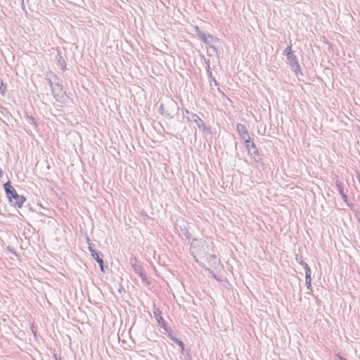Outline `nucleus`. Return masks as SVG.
Wrapping results in <instances>:
<instances>
[{
    "label": "nucleus",
    "instance_id": "obj_10",
    "mask_svg": "<svg viewBox=\"0 0 360 360\" xmlns=\"http://www.w3.org/2000/svg\"><path fill=\"white\" fill-rule=\"evenodd\" d=\"M91 255L99 264H101L102 259L99 257V255L97 252L93 251Z\"/></svg>",
    "mask_w": 360,
    "mask_h": 360
},
{
    "label": "nucleus",
    "instance_id": "obj_9",
    "mask_svg": "<svg viewBox=\"0 0 360 360\" xmlns=\"http://www.w3.org/2000/svg\"><path fill=\"white\" fill-rule=\"evenodd\" d=\"M194 121L195 122L199 128H204V123L200 118L195 117Z\"/></svg>",
    "mask_w": 360,
    "mask_h": 360
},
{
    "label": "nucleus",
    "instance_id": "obj_7",
    "mask_svg": "<svg viewBox=\"0 0 360 360\" xmlns=\"http://www.w3.org/2000/svg\"><path fill=\"white\" fill-rule=\"evenodd\" d=\"M236 129H237V131H238L240 137L244 141L250 138L246 129L244 127V126H243L241 124H238V125H237Z\"/></svg>",
    "mask_w": 360,
    "mask_h": 360
},
{
    "label": "nucleus",
    "instance_id": "obj_11",
    "mask_svg": "<svg viewBox=\"0 0 360 360\" xmlns=\"http://www.w3.org/2000/svg\"><path fill=\"white\" fill-rule=\"evenodd\" d=\"M100 266V268H101V270L102 271H104V268H103V261L101 260V264H99Z\"/></svg>",
    "mask_w": 360,
    "mask_h": 360
},
{
    "label": "nucleus",
    "instance_id": "obj_5",
    "mask_svg": "<svg viewBox=\"0 0 360 360\" xmlns=\"http://www.w3.org/2000/svg\"><path fill=\"white\" fill-rule=\"evenodd\" d=\"M51 95L54 100L58 103H63L67 99V96L63 87L58 84L51 86Z\"/></svg>",
    "mask_w": 360,
    "mask_h": 360
},
{
    "label": "nucleus",
    "instance_id": "obj_8",
    "mask_svg": "<svg viewBox=\"0 0 360 360\" xmlns=\"http://www.w3.org/2000/svg\"><path fill=\"white\" fill-rule=\"evenodd\" d=\"M304 268L306 270L305 273V281L307 288L311 287V270L307 264L304 265Z\"/></svg>",
    "mask_w": 360,
    "mask_h": 360
},
{
    "label": "nucleus",
    "instance_id": "obj_1",
    "mask_svg": "<svg viewBox=\"0 0 360 360\" xmlns=\"http://www.w3.org/2000/svg\"><path fill=\"white\" fill-rule=\"evenodd\" d=\"M191 253L198 263L214 276L221 272L223 266L212 249L202 243L193 245Z\"/></svg>",
    "mask_w": 360,
    "mask_h": 360
},
{
    "label": "nucleus",
    "instance_id": "obj_2",
    "mask_svg": "<svg viewBox=\"0 0 360 360\" xmlns=\"http://www.w3.org/2000/svg\"><path fill=\"white\" fill-rule=\"evenodd\" d=\"M4 188L5 191L6 198L10 205L18 209L22 208L26 201V198L24 195L19 194L9 181L4 184Z\"/></svg>",
    "mask_w": 360,
    "mask_h": 360
},
{
    "label": "nucleus",
    "instance_id": "obj_3",
    "mask_svg": "<svg viewBox=\"0 0 360 360\" xmlns=\"http://www.w3.org/2000/svg\"><path fill=\"white\" fill-rule=\"evenodd\" d=\"M160 114L165 120H171L176 114L177 106L172 100L165 101L160 106Z\"/></svg>",
    "mask_w": 360,
    "mask_h": 360
},
{
    "label": "nucleus",
    "instance_id": "obj_4",
    "mask_svg": "<svg viewBox=\"0 0 360 360\" xmlns=\"http://www.w3.org/2000/svg\"><path fill=\"white\" fill-rule=\"evenodd\" d=\"M284 54L287 58L288 63L289 65L290 66L291 70L295 73V74H302V70L299 65V63L296 58V56L293 54L292 50L290 48H287L285 51Z\"/></svg>",
    "mask_w": 360,
    "mask_h": 360
},
{
    "label": "nucleus",
    "instance_id": "obj_6",
    "mask_svg": "<svg viewBox=\"0 0 360 360\" xmlns=\"http://www.w3.org/2000/svg\"><path fill=\"white\" fill-rule=\"evenodd\" d=\"M245 144V149L248 155L253 160H257L260 158V154L259 150L256 147L255 144L251 140L248 139L244 141Z\"/></svg>",
    "mask_w": 360,
    "mask_h": 360
}]
</instances>
